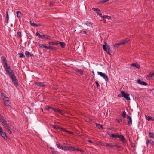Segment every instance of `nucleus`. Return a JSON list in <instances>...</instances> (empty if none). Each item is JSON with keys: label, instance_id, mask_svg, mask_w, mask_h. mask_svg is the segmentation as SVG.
Masks as SVG:
<instances>
[{"label": "nucleus", "instance_id": "f257e3e1", "mask_svg": "<svg viewBox=\"0 0 154 154\" xmlns=\"http://www.w3.org/2000/svg\"><path fill=\"white\" fill-rule=\"evenodd\" d=\"M3 66L7 73L10 75V76L12 80V82L15 86L18 85V82L16 78L13 70L11 69L10 67L8 64L3 65Z\"/></svg>", "mask_w": 154, "mask_h": 154}, {"label": "nucleus", "instance_id": "f03ea898", "mask_svg": "<svg viewBox=\"0 0 154 154\" xmlns=\"http://www.w3.org/2000/svg\"><path fill=\"white\" fill-rule=\"evenodd\" d=\"M2 124L6 131H7L10 134L12 132L10 130V127L7 124V122H6L5 121H3Z\"/></svg>", "mask_w": 154, "mask_h": 154}, {"label": "nucleus", "instance_id": "7ed1b4c3", "mask_svg": "<svg viewBox=\"0 0 154 154\" xmlns=\"http://www.w3.org/2000/svg\"><path fill=\"white\" fill-rule=\"evenodd\" d=\"M105 45H103V48L104 50L106 52L107 54L109 55H110V47L108 45H107L106 47L107 43L106 42H104Z\"/></svg>", "mask_w": 154, "mask_h": 154}, {"label": "nucleus", "instance_id": "20e7f679", "mask_svg": "<svg viewBox=\"0 0 154 154\" xmlns=\"http://www.w3.org/2000/svg\"><path fill=\"white\" fill-rule=\"evenodd\" d=\"M122 96L124 97L127 100H130V99L129 97V94L127 93H125L124 91H121Z\"/></svg>", "mask_w": 154, "mask_h": 154}, {"label": "nucleus", "instance_id": "39448f33", "mask_svg": "<svg viewBox=\"0 0 154 154\" xmlns=\"http://www.w3.org/2000/svg\"><path fill=\"white\" fill-rule=\"evenodd\" d=\"M97 73L98 75H100L101 77H103L106 81V82H108L109 78L107 75L106 74L100 72H97Z\"/></svg>", "mask_w": 154, "mask_h": 154}, {"label": "nucleus", "instance_id": "423d86ee", "mask_svg": "<svg viewBox=\"0 0 154 154\" xmlns=\"http://www.w3.org/2000/svg\"><path fill=\"white\" fill-rule=\"evenodd\" d=\"M103 145L104 146H106L108 149L110 148H113L115 147V145L111 143H105L103 144Z\"/></svg>", "mask_w": 154, "mask_h": 154}, {"label": "nucleus", "instance_id": "0eeeda50", "mask_svg": "<svg viewBox=\"0 0 154 154\" xmlns=\"http://www.w3.org/2000/svg\"><path fill=\"white\" fill-rule=\"evenodd\" d=\"M121 140L124 145H125L126 143V140L124 136L122 135H119L118 137Z\"/></svg>", "mask_w": 154, "mask_h": 154}, {"label": "nucleus", "instance_id": "6e6552de", "mask_svg": "<svg viewBox=\"0 0 154 154\" xmlns=\"http://www.w3.org/2000/svg\"><path fill=\"white\" fill-rule=\"evenodd\" d=\"M4 97L7 99L4 100L5 105L8 106H10L11 105V103L9 100H8V97H6L5 96H4Z\"/></svg>", "mask_w": 154, "mask_h": 154}, {"label": "nucleus", "instance_id": "1a4fd4ad", "mask_svg": "<svg viewBox=\"0 0 154 154\" xmlns=\"http://www.w3.org/2000/svg\"><path fill=\"white\" fill-rule=\"evenodd\" d=\"M92 10L94 11H96L98 15L100 16V17L102 16V14L100 10L98 8H92Z\"/></svg>", "mask_w": 154, "mask_h": 154}, {"label": "nucleus", "instance_id": "9d476101", "mask_svg": "<svg viewBox=\"0 0 154 154\" xmlns=\"http://www.w3.org/2000/svg\"><path fill=\"white\" fill-rule=\"evenodd\" d=\"M137 83L140 85H144L146 86L147 85V83L145 82L141 81L140 79H138L137 80Z\"/></svg>", "mask_w": 154, "mask_h": 154}, {"label": "nucleus", "instance_id": "9b49d317", "mask_svg": "<svg viewBox=\"0 0 154 154\" xmlns=\"http://www.w3.org/2000/svg\"><path fill=\"white\" fill-rule=\"evenodd\" d=\"M41 38L44 39H51V37L46 35H42Z\"/></svg>", "mask_w": 154, "mask_h": 154}, {"label": "nucleus", "instance_id": "f8f14e48", "mask_svg": "<svg viewBox=\"0 0 154 154\" xmlns=\"http://www.w3.org/2000/svg\"><path fill=\"white\" fill-rule=\"evenodd\" d=\"M70 150H72V151H75V150H76L77 151H80V152H81L82 153L83 152V150H80L78 148H75V147H72L70 148Z\"/></svg>", "mask_w": 154, "mask_h": 154}, {"label": "nucleus", "instance_id": "ddd939ff", "mask_svg": "<svg viewBox=\"0 0 154 154\" xmlns=\"http://www.w3.org/2000/svg\"><path fill=\"white\" fill-rule=\"evenodd\" d=\"M1 59L3 61L4 63V65H7L8 63H7V61L5 58V57L4 56H2L1 57Z\"/></svg>", "mask_w": 154, "mask_h": 154}, {"label": "nucleus", "instance_id": "4468645a", "mask_svg": "<svg viewBox=\"0 0 154 154\" xmlns=\"http://www.w3.org/2000/svg\"><path fill=\"white\" fill-rule=\"evenodd\" d=\"M0 134L1 136L4 139L5 138V137H6V135L5 133L2 130V131L0 132Z\"/></svg>", "mask_w": 154, "mask_h": 154}, {"label": "nucleus", "instance_id": "2eb2a0df", "mask_svg": "<svg viewBox=\"0 0 154 154\" xmlns=\"http://www.w3.org/2000/svg\"><path fill=\"white\" fill-rule=\"evenodd\" d=\"M53 110H54L55 112H58L59 113H60L62 115L63 114V112L61 110H58V109L54 108H53Z\"/></svg>", "mask_w": 154, "mask_h": 154}, {"label": "nucleus", "instance_id": "dca6fc26", "mask_svg": "<svg viewBox=\"0 0 154 154\" xmlns=\"http://www.w3.org/2000/svg\"><path fill=\"white\" fill-rule=\"evenodd\" d=\"M127 119H129V121H128V124H132V120L131 117L129 116H127Z\"/></svg>", "mask_w": 154, "mask_h": 154}, {"label": "nucleus", "instance_id": "f3484780", "mask_svg": "<svg viewBox=\"0 0 154 154\" xmlns=\"http://www.w3.org/2000/svg\"><path fill=\"white\" fill-rule=\"evenodd\" d=\"M35 84L37 85H38L41 87L44 86L45 85L44 84V83L43 82H36Z\"/></svg>", "mask_w": 154, "mask_h": 154}, {"label": "nucleus", "instance_id": "a211bd4d", "mask_svg": "<svg viewBox=\"0 0 154 154\" xmlns=\"http://www.w3.org/2000/svg\"><path fill=\"white\" fill-rule=\"evenodd\" d=\"M129 41L128 39H125L122 42H121V44L122 45H124L127 43Z\"/></svg>", "mask_w": 154, "mask_h": 154}, {"label": "nucleus", "instance_id": "6ab92c4d", "mask_svg": "<svg viewBox=\"0 0 154 154\" xmlns=\"http://www.w3.org/2000/svg\"><path fill=\"white\" fill-rule=\"evenodd\" d=\"M131 65L133 66L136 67L137 68H139L140 67V66L139 65L136 63H132Z\"/></svg>", "mask_w": 154, "mask_h": 154}, {"label": "nucleus", "instance_id": "aec40b11", "mask_svg": "<svg viewBox=\"0 0 154 154\" xmlns=\"http://www.w3.org/2000/svg\"><path fill=\"white\" fill-rule=\"evenodd\" d=\"M25 54L26 56H27L28 57H31L33 55L32 54L30 53L29 52L27 51H26L25 52Z\"/></svg>", "mask_w": 154, "mask_h": 154}, {"label": "nucleus", "instance_id": "412c9836", "mask_svg": "<svg viewBox=\"0 0 154 154\" xmlns=\"http://www.w3.org/2000/svg\"><path fill=\"white\" fill-rule=\"evenodd\" d=\"M102 18H106L107 19H108L109 20L110 19L111 17L107 15H103V16H101V17Z\"/></svg>", "mask_w": 154, "mask_h": 154}, {"label": "nucleus", "instance_id": "4be33fe9", "mask_svg": "<svg viewBox=\"0 0 154 154\" xmlns=\"http://www.w3.org/2000/svg\"><path fill=\"white\" fill-rule=\"evenodd\" d=\"M17 16L19 17H20L22 16V14L20 12L18 11L17 12Z\"/></svg>", "mask_w": 154, "mask_h": 154}, {"label": "nucleus", "instance_id": "5701e85b", "mask_svg": "<svg viewBox=\"0 0 154 154\" xmlns=\"http://www.w3.org/2000/svg\"><path fill=\"white\" fill-rule=\"evenodd\" d=\"M153 76V75H152V74H150L147 76L146 78L147 79H150L152 78Z\"/></svg>", "mask_w": 154, "mask_h": 154}, {"label": "nucleus", "instance_id": "b1692460", "mask_svg": "<svg viewBox=\"0 0 154 154\" xmlns=\"http://www.w3.org/2000/svg\"><path fill=\"white\" fill-rule=\"evenodd\" d=\"M76 72L82 75L83 74V71L81 69H77L76 70Z\"/></svg>", "mask_w": 154, "mask_h": 154}, {"label": "nucleus", "instance_id": "393cba45", "mask_svg": "<svg viewBox=\"0 0 154 154\" xmlns=\"http://www.w3.org/2000/svg\"><path fill=\"white\" fill-rule=\"evenodd\" d=\"M59 43L62 48H63L65 46V44L64 42H59Z\"/></svg>", "mask_w": 154, "mask_h": 154}, {"label": "nucleus", "instance_id": "a878e982", "mask_svg": "<svg viewBox=\"0 0 154 154\" xmlns=\"http://www.w3.org/2000/svg\"><path fill=\"white\" fill-rule=\"evenodd\" d=\"M149 137L151 138H153L154 136V133H151L149 132Z\"/></svg>", "mask_w": 154, "mask_h": 154}, {"label": "nucleus", "instance_id": "bb28decb", "mask_svg": "<svg viewBox=\"0 0 154 154\" xmlns=\"http://www.w3.org/2000/svg\"><path fill=\"white\" fill-rule=\"evenodd\" d=\"M97 127L99 129H102L103 127L102 125L98 124L97 125Z\"/></svg>", "mask_w": 154, "mask_h": 154}, {"label": "nucleus", "instance_id": "cd10ccee", "mask_svg": "<svg viewBox=\"0 0 154 154\" xmlns=\"http://www.w3.org/2000/svg\"><path fill=\"white\" fill-rule=\"evenodd\" d=\"M53 127L55 129H60V127H59L58 126H56L55 125H53Z\"/></svg>", "mask_w": 154, "mask_h": 154}, {"label": "nucleus", "instance_id": "c85d7f7f", "mask_svg": "<svg viewBox=\"0 0 154 154\" xmlns=\"http://www.w3.org/2000/svg\"><path fill=\"white\" fill-rule=\"evenodd\" d=\"M53 108H52L51 107H49V106H47L45 107V109L48 110H50V109H51L53 110Z\"/></svg>", "mask_w": 154, "mask_h": 154}, {"label": "nucleus", "instance_id": "c756f323", "mask_svg": "<svg viewBox=\"0 0 154 154\" xmlns=\"http://www.w3.org/2000/svg\"><path fill=\"white\" fill-rule=\"evenodd\" d=\"M122 116L124 118H125L126 117V112L125 111H123L122 114Z\"/></svg>", "mask_w": 154, "mask_h": 154}, {"label": "nucleus", "instance_id": "7c9ffc66", "mask_svg": "<svg viewBox=\"0 0 154 154\" xmlns=\"http://www.w3.org/2000/svg\"><path fill=\"white\" fill-rule=\"evenodd\" d=\"M45 48H46L47 49H54V47L51 46H49L48 47L46 46Z\"/></svg>", "mask_w": 154, "mask_h": 154}, {"label": "nucleus", "instance_id": "2f4dec72", "mask_svg": "<svg viewBox=\"0 0 154 154\" xmlns=\"http://www.w3.org/2000/svg\"><path fill=\"white\" fill-rule=\"evenodd\" d=\"M19 54L20 55V57L21 58H24L25 57L24 55L22 53H19Z\"/></svg>", "mask_w": 154, "mask_h": 154}, {"label": "nucleus", "instance_id": "473e14b6", "mask_svg": "<svg viewBox=\"0 0 154 154\" xmlns=\"http://www.w3.org/2000/svg\"><path fill=\"white\" fill-rule=\"evenodd\" d=\"M146 120L149 121L151 119V117H150L149 116L147 115H146Z\"/></svg>", "mask_w": 154, "mask_h": 154}, {"label": "nucleus", "instance_id": "72a5a7b5", "mask_svg": "<svg viewBox=\"0 0 154 154\" xmlns=\"http://www.w3.org/2000/svg\"><path fill=\"white\" fill-rule=\"evenodd\" d=\"M121 45H122V44H121V42H120L119 43L116 44L114 46L116 47H118L119 46H120Z\"/></svg>", "mask_w": 154, "mask_h": 154}, {"label": "nucleus", "instance_id": "f704fd0d", "mask_svg": "<svg viewBox=\"0 0 154 154\" xmlns=\"http://www.w3.org/2000/svg\"><path fill=\"white\" fill-rule=\"evenodd\" d=\"M17 34L18 35L20 38H21V32L20 31H19L17 32Z\"/></svg>", "mask_w": 154, "mask_h": 154}, {"label": "nucleus", "instance_id": "c9c22d12", "mask_svg": "<svg viewBox=\"0 0 154 154\" xmlns=\"http://www.w3.org/2000/svg\"><path fill=\"white\" fill-rule=\"evenodd\" d=\"M115 146L116 147V148H117L118 149H119V148H121L122 149H123V147L119 146H117V145H115Z\"/></svg>", "mask_w": 154, "mask_h": 154}, {"label": "nucleus", "instance_id": "e433bc0d", "mask_svg": "<svg viewBox=\"0 0 154 154\" xmlns=\"http://www.w3.org/2000/svg\"><path fill=\"white\" fill-rule=\"evenodd\" d=\"M6 18L8 21V20H9V16L8 15V10L6 12Z\"/></svg>", "mask_w": 154, "mask_h": 154}, {"label": "nucleus", "instance_id": "4c0bfd02", "mask_svg": "<svg viewBox=\"0 0 154 154\" xmlns=\"http://www.w3.org/2000/svg\"><path fill=\"white\" fill-rule=\"evenodd\" d=\"M86 24L88 26H91L92 24L90 23H88V22H87V23H86Z\"/></svg>", "mask_w": 154, "mask_h": 154}, {"label": "nucleus", "instance_id": "58836bf2", "mask_svg": "<svg viewBox=\"0 0 154 154\" xmlns=\"http://www.w3.org/2000/svg\"><path fill=\"white\" fill-rule=\"evenodd\" d=\"M39 46L40 47H41V48H45V47H46V46H45L44 45V44H42V45H39Z\"/></svg>", "mask_w": 154, "mask_h": 154}, {"label": "nucleus", "instance_id": "ea45409f", "mask_svg": "<svg viewBox=\"0 0 154 154\" xmlns=\"http://www.w3.org/2000/svg\"><path fill=\"white\" fill-rule=\"evenodd\" d=\"M36 35V36H38L39 38H41L42 35H41L39 33L37 32Z\"/></svg>", "mask_w": 154, "mask_h": 154}, {"label": "nucleus", "instance_id": "a19ab883", "mask_svg": "<svg viewBox=\"0 0 154 154\" xmlns=\"http://www.w3.org/2000/svg\"><path fill=\"white\" fill-rule=\"evenodd\" d=\"M59 42L58 41L54 42V45H57L59 44Z\"/></svg>", "mask_w": 154, "mask_h": 154}, {"label": "nucleus", "instance_id": "79ce46f5", "mask_svg": "<svg viewBox=\"0 0 154 154\" xmlns=\"http://www.w3.org/2000/svg\"><path fill=\"white\" fill-rule=\"evenodd\" d=\"M95 83L96 84L97 88H98V87H99V85L98 82L97 81H96Z\"/></svg>", "mask_w": 154, "mask_h": 154}, {"label": "nucleus", "instance_id": "37998d69", "mask_svg": "<svg viewBox=\"0 0 154 154\" xmlns=\"http://www.w3.org/2000/svg\"><path fill=\"white\" fill-rule=\"evenodd\" d=\"M60 129L61 130H62L64 132H66V131H67V130H66V129H64V128H63L60 127Z\"/></svg>", "mask_w": 154, "mask_h": 154}, {"label": "nucleus", "instance_id": "c03bdc74", "mask_svg": "<svg viewBox=\"0 0 154 154\" xmlns=\"http://www.w3.org/2000/svg\"><path fill=\"white\" fill-rule=\"evenodd\" d=\"M109 0H103L101 2H100V3H104L108 1Z\"/></svg>", "mask_w": 154, "mask_h": 154}, {"label": "nucleus", "instance_id": "a18cd8bd", "mask_svg": "<svg viewBox=\"0 0 154 154\" xmlns=\"http://www.w3.org/2000/svg\"><path fill=\"white\" fill-rule=\"evenodd\" d=\"M41 26L40 24H35V25H34V26H36V27H38L39 26Z\"/></svg>", "mask_w": 154, "mask_h": 154}, {"label": "nucleus", "instance_id": "49530a36", "mask_svg": "<svg viewBox=\"0 0 154 154\" xmlns=\"http://www.w3.org/2000/svg\"><path fill=\"white\" fill-rule=\"evenodd\" d=\"M109 136L110 137H112V138H114V134H112L110 135H109Z\"/></svg>", "mask_w": 154, "mask_h": 154}, {"label": "nucleus", "instance_id": "de8ad7c7", "mask_svg": "<svg viewBox=\"0 0 154 154\" xmlns=\"http://www.w3.org/2000/svg\"><path fill=\"white\" fill-rule=\"evenodd\" d=\"M69 149V148L67 147H66V146H64V150H68Z\"/></svg>", "mask_w": 154, "mask_h": 154}, {"label": "nucleus", "instance_id": "09e8293b", "mask_svg": "<svg viewBox=\"0 0 154 154\" xmlns=\"http://www.w3.org/2000/svg\"><path fill=\"white\" fill-rule=\"evenodd\" d=\"M119 135L118 134H114V138H117L118 137Z\"/></svg>", "mask_w": 154, "mask_h": 154}, {"label": "nucleus", "instance_id": "8fccbe9b", "mask_svg": "<svg viewBox=\"0 0 154 154\" xmlns=\"http://www.w3.org/2000/svg\"><path fill=\"white\" fill-rule=\"evenodd\" d=\"M48 44L49 45H54V42H49Z\"/></svg>", "mask_w": 154, "mask_h": 154}, {"label": "nucleus", "instance_id": "3c124183", "mask_svg": "<svg viewBox=\"0 0 154 154\" xmlns=\"http://www.w3.org/2000/svg\"><path fill=\"white\" fill-rule=\"evenodd\" d=\"M30 24H31V25L34 26V25H35V23H34L32 22V21H30Z\"/></svg>", "mask_w": 154, "mask_h": 154}, {"label": "nucleus", "instance_id": "603ef678", "mask_svg": "<svg viewBox=\"0 0 154 154\" xmlns=\"http://www.w3.org/2000/svg\"><path fill=\"white\" fill-rule=\"evenodd\" d=\"M0 121L2 122H2L3 121H5L6 122H7L6 120L4 118V119H2V120H1Z\"/></svg>", "mask_w": 154, "mask_h": 154}, {"label": "nucleus", "instance_id": "864d4df0", "mask_svg": "<svg viewBox=\"0 0 154 154\" xmlns=\"http://www.w3.org/2000/svg\"><path fill=\"white\" fill-rule=\"evenodd\" d=\"M3 119H4V117L0 114V120L1 121V120Z\"/></svg>", "mask_w": 154, "mask_h": 154}, {"label": "nucleus", "instance_id": "5fc2aeb1", "mask_svg": "<svg viewBox=\"0 0 154 154\" xmlns=\"http://www.w3.org/2000/svg\"><path fill=\"white\" fill-rule=\"evenodd\" d=\"M66 132L68 133L69 134H72V132H70L69 131L67 130Z\"/></svg>", "mask_w": 154, "mask_h": 154}, {"label": "nucleus", "instance_id": "6e6d98bb", "mask_svg": "<svg viewBox=\"0 0 154 154\" xmlns=\"http://www.w3.org/2000/svg\"><path fill=\"white\" fill-rule=\"evenodd\" d=\"M150 143V141L149 140H148L147 141H146V143L147 144H148L149 143Z\"/></svg>", "mask_w": 154, "mask_h": 154}, {"label": "nucleus", "instance_id": "4d7b16f0", "mask_svg": "<svg viewBox=\"0 0 154 154\" xmlns=\"http://www.w3.org/2000/svg\"><path fill=\"white\" fill-rule=\"evenodd\" d=\"M57 146L60 148V147H61V146H60L59 144H56Z\"/></svg>", "mask_w": 154, "mask_h": 154}, {"label": "nucleus", "instance_id": "13d9d810", "mask_svg": "<svg viewBox=\"0 0 154 154\" xmlns=\"http://www.w3.org/2000/svg\"><path fill=\"white\" fill-rule=\"evenodd\" d=\"M150 121H154V118H151V119L149 120Z\"/></svg>", "mask_w": 154, "mask_h": 154}, {"label": "nucleus", "instance_id": "bf43d9fd", "mask_svg": "<svg viewBox=\"0 0 154 154\" xmlns=\"http://www.w3.org/2000/svg\"><path fill=\"white\" fill-rule=\"evenodd\" d=\"M54 2H52L50 4V5H54Z\"/></svg>", "mask_w": 154, "mask_h": 154}, {"label": "nucleus", "instance_id": "052dcab7", "mask_svg": "<svg viewBox=\"0 0 154 154\" xmlns=\"http://www.w3.org/2000/svg\"><path fill=\"white\" fill-rule=\"evenodd\" d=\"M118 97H120L121 96H122V94L121 93V94H118Z\"/></svg>", "mask_w": 154, "mask_h": 154}, {"label": "nucleus", "instance_id": "680f3d73", "mask_svg": "<svg viewBox=\"0 0 154 154\" xmlns=\"http://www.w3.org/2000/svg\"><path fill=\"white\" fill-rule=\"evenodd\" d=\"M88 141L90 143H93V142L92 141H91V140H88Z\"/></svg>", "mask_w": 154, "mask_h": 154}, {"label": "nucleus", "instance_id": "e2e57ef3", "mask_svg": "<svg viewBox=\"0 0 154 154\" xmlns=\"http://www.w3.org/2000/svg\"><path fill=\"white\" fill-rule=\"evenodd\" d=\"M64 147H63L61 146V147H60V149H62V150H64Z\"/></svg>", "mask_w": 154, "mask_h": 154}, {"label": "nucleus", "instance_id": "0e129e2a", "mask_svg": "<svg viewBox=\"0 0 154 154\" xmlns=\"http://www.w3.org/2000/svg\"><path fill=\"white\" fill-rule=\"evenodd\" d=\"M2 128L0 126V132H1V131H2Z\"/></svg>", "mask_w": 154, "mask_h": 154}, {"label": "nucleus", "instance_id": "69168bd1", "mask_svg": "<svg viewBox=\"0 0 154 154\" xmlns=\"http://www.w3.org/2000/svg\"><path fill=\"white\" fill-rule=\"evenodd\" d=\"M83 33L84 34H86V32L85 31H83Z\"/></svg>", "mask_w": 154, "mask_h": 154}, {"label": "nucleus", "instance_id": "338daca9", "mask_svg": "<svg viewBox=\"0 0 154 154\" xmlns=\"http://www.w3.org/2000/svg\"><path fill=\"white\" fill-rule=\"evenodd\" d=\"M92 73L94 75H95V74H94V71H92Z\"/></svg>", "mask_w": 154, "mask_h": 154}, {"label": "nucleus", "instance_id": "774afa93", "mask_svg": "<svg viewBox=\"0 0 154 154\" xmlns=\"http://www.w3.org/2000/svg\"><path fill=\"white\" fill-rule=\"evenodd\" d=\"M152 75H153V76L154 75V72L152 74Z\"/></svg>", "mask_w": 154, "mask_h": 154}]
</instances>
